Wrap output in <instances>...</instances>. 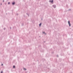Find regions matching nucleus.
Here are the masks:
<instances>
[{"mask_svg": "<svg viewBox=\"0 0 73 73\" xmlns=\"http://www.w3.org/2000/svg\"><path fill=\"white\" fill-rule=\"evenodd\" d=\"M4 30H5V28H4L3 29Z\"/></svg>", "mask_w": 73, "mask_h": 73, "instance_id": "f8f14e48", "label": "nucleus"}, {"mask_svg": "<svg viewBox=\"0 0 73 73\" xmlns=\"http://www.w3.org/2000/svg\"><path fill=\"white\" fill-rule=\"evenodd\" d=\"M68 23L69 24V27H70L71 24H70V21H68Z\"/></svg>", "mask_w": 73, "mask_h": 73, "instance_id": "f257e3e1", "label": "nucleus"}, {"mask_svg": "<svg viewBox=\"0 0 73 73\" xmlns=\"http://www.w3.org/2000/svg\"><path fill=\"white\" fill-rule=\"evenodd\" d=\"M57 57H58V55H57Z\"/></svg>", "mask_w": 73, "mask_h": 73, "instance_id": "ddd939ff", "label": "nucleus"}, {"mask_svg": "<svg viewBox=\"0 0 73 73\" xmlns=\"http://www.w3.org/2000/svg\"><path fill=\"white\" fill-rule=\"evenodd\" d=\"M12 4L13 5H15V2H13L12 3Z\"/></svg>", "mask_w": 73, "mask_h": 73, "instance_id": "7ed1b4c3", "label": "nucleus"}, {"mask_svg": "<svg viewBox=\"0 0 73 73\" xmlns=\"http://www.w3.org/2000/svg\"><path fill=\"white\" fill-rule=\"evenodd\" d=\"M41 23H40V24H39V27H41Z\"/></svg>", "mask_w": 73, "mask_h": 73, "instance_id": "39448f33", "label": "nucleus"}, {"mask_svg": "<svg viewBox=\"0 0 73 73\" xmlns=\"http://www.w3.org/2000/svg\"><path fill=\"white\" fill-rule=\"evenodd\" d=\"M22 25L23 26V25H24V24H22Z\"/></svg>", "mask_w": 73, "mask_h": 73, "instance_id": "a211bd4d", "label": "nucleus"}, {"mask_svg": "<svg viewBox=\"0 0 73 73\" xmlns=\"http://www.w3.org/2000/svg\"><path fill=\"white\" fill-rule=\"evenodd\" d=\"M1 73H3V71H2L1 72Z\"/></svg>", "mask_w": 73, "mask_h": 73, "instance_id": "9b49d317", "label": "nucleus"}, {"mask_svg": "<svg viewBox=\"0 0 73 73\" xmlns=\"http://www.w3.org/2000/svg\"><path fill=\"white\" fill-rule=\"evenodd\" d=\"M39 37H41V36H39Z\"/></svg>", "mask_w": 73, "mask_h": 73, "instance_id": "b1692460", "label": "nucleus"}, {"mask_svg": "<svg viewBox=\"0 0 73 73\" xmlns=\"http://www.w3.org/2000/svg\"><path fill=\"white\" fill-rule=\"evenodd\" d=\"M1 65H2V66H3V64H2Z\"/></svg>", "mask_w": 73, "mask_h": 73, "instance_id": "f3484780", "label": "nucleus"}, {"mask_svg": "<svg viewBox=\"0 0 73 73\" xmlns=\"http://www.w3.org/2000/svg\"><path fill=\"white\" fill-rule=\"evenodd\" d=\"M41 46L40 45H39L38 46V47L39 48H41Z\"/></svg>", "mask_w": 73, "mask_h": 73, "instance_id": "423d86ee", "label": "nucleus"}, {"mask_svg": "<svg viewBox=\"0 0 73 73\" xmlns=\"http://www.w3.org/2000/svg\"><path fill=\"white\" fill-rule=\"evenodd\" d=\"M10 28L11 29L12 28L11 27H10Z\"/></svg>", "mask_w": 73, "mask_h": 73, "instance_id": "5701e85b", "label": "nucleus"}, {"mask_svg": "<svg viewBox=\"0 0 73 73\" xmlns=\"http://www.w3.org/2000/svg\"><path fill=\"white\" fill-rule=\"evenodd\" d=\"M24 70H27V69L25 68H24Z\"/></svg>", "mask_w": 73, "mask_h": 73, "instance_id": "1a4fd4ad", "label": "nucleus"}, {"mask_svg": "<svg viewBox=\"0 0 73 73\" xmlns=\"http://www.w3.org/2000/svg\"><path fill=\"white\" fill-rule=\"evenodd\" d=\"M53 7L54 8H56V5H53Z\"/></svg>", "mask_w": 73, "mask_h": 73, "instance_id": "20e7f679", "label": "nucleus"}, {"mask_svg": "<svg viewBox=\"0 0 73 73\" xmlns=\"http://www.w3.org/2000/svg\"><path fill=\"white\" fill-rule=\"evenodd\" d=\"M45 41H44V43H45Z\"/></svg>", "mask_w": 73, "mask_h": 73, "instance_id": "412c9836", "label": "nucleus"}, {"mask_svg": "<svg viewBox=\"0 0 73 73\" xmlns=\"http://www.w3.org/2000/svg\"><path fill=\"white\" fill-rule=\"evenodd\" d=\"M71 10V9H69L68 10V11H70Z\"/></svg>", "mask_w": 73, "mask_h": 73, "instance_id": "dca6fc26", "label": "nucleus"}, {"mask_svg": "<svg viewBox=\"0 0 73 73\" xmlns=\"http://www.w3.org/2000/svg\"><path fill=\"white\" fill-rule=\"evenodd\" d=\"M8 4H10V2H8Z\"/></svg>", "mask_w": 73, "mask_h": 73, "instance_id": "9d476101", "label": "nucleus"}, {"mask_svg": "<svg viewBox=\"0 0 73 73\" xmlns=\"http://www.w3.org/2000/svg\"><path fill=\"white\" fill-rule=\"evenodd\" d=\"M43 33H44V34H45V35H46V33H45L44 32H43Z\"/></svg>", "mask_w": 73, "mask_h": 73, "instance_id": "0eeeda50", "label": "nucleus"}, {"mask_svg": "<svg viewBox=\"0 0 73 73\" xmlns=\"http://www.w3.org/2000/svg\"><path fill=\"white\" fill-rule=\"evenodd\" d=\"M27 15H28V16H29V14H28V13H27Z\"/></svg>", "mask_w": 73, "mask_h": 73, "instance_id": "2eb2a0df", "label": "nucleus"}, {"mask_svg": "<svg viewBox=\"0 0 73 73\" xmlns=\"http://www.w3.org/2000/svg\"><path fill=\"white\" fill-rule=\"evenodd\" d=\"M1 5H2V3L1 4Z\"/></svg>", "mask_w": 73, "mask_h": 73, "instance_id": "aec40b11", "label": "nucleus"}, {"mask_svg": "<svg viewBox=\"0 0 73 73\" xmlns=\"http://www.w3.org/2000/svg\"><path fill=\"white\" fill-rule=\"evenodd\" d=\"M13 68H15V66H13Z\"/></svg>", "mask_w": 73, "mask_h": 73, "instance_id": "6e6552de", "label": "nucleus"}, {"mask_svg": "<svg viewBox=\"0 0 73 73\" xmlns=\"http://www.w3.org/2000/svg\"><path fill=\"white\" fill-rule=\"evenodd\" d=\"M53 53H54V52H52V54Z\"/></svg>", "mask_w": 73, "mask_h": 73, "instance_id": "6ab92c4d", "label": "nucleus"}, {"mask_svg": "<svg viewBox=\"0 0 73 73\" xmlns=\"http://www.w3.org/2000/svg\"><path fill=\"white\" fill-rule=\"evenodd\" d=\"M3 3H4V0H3Z\"/></svg>", "mask_w": 73, "mask_h": 73, "instance_id": "4468645a", "label": "nucleus"}, {"mask_svg": "<svg viewBox=\"0 0 73 73\" xmlns=\"http://www.w3.org/2000/svg\"><path fill=\"white\" fill-rule=\"evenodd\" d=\"M41 20H42V19H41Z\"/></svg>", "mask_w": 73, "mask_h": 73, "instance_id": "4be33fe9", "label": "nucleus"}, {"mask_svg": "<svg viewBox=\"0 0 73 73\" xmlns=\"http://www.w3.org/2000/svg\"><path fill=\"white\" fill-rule=\"evenodd\" d=\"M50 2L51 3H53V0L50 1Z\"/></svg>", "mask_w": 73, "mask_h": 73, "instance_id": "f03ea898", "label": "nucleus"}]
</instances>
